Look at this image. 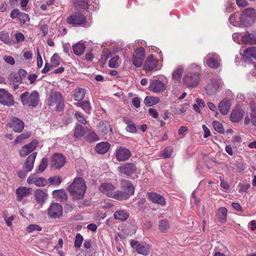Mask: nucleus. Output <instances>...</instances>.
<instances>
[{
  "label": "nucleus",
  "instance_id": "obj_1",
  "mask_svg": "<svg viewBox=\"0 0 256 256\" xmlns=\"http://www.w3.org/2000/svg\"><path fill=\"white\" fill-rule=\"evenodd\" d=\"M200 67L196 64H191L187 69L186 74L182 78L184 84L188 88H194L198 86L200 81Z\"/></svg>",
  "mask_w": 256,
  "mask_h": 256
},
{
  "label": "nucleus",
  "instance_id": "obj_2",
  "mask_svg": "<svg viewBox=\"0 0 256 256\" xmlns=\"http://www.w3.org/2000/svg\"><path fill=\"white\" fill-rule=\"evenodd\" d=\"M86 186L85 180L81 178H76L68 188V191L74 200L82 199L85 194Z\"/></svg>",
  "mask_w": 256,
  "mask_h": 256
},
{
  "label": "nucleus",
  "instance_id": "obj_3",
  "mask_svg": "<svg viewBox=\"0 0 256 256\" xmlns=\"http://www.w3.org/2000/svg\"><path fill=\"white\" fill-rule=\"evenodd\" d=\"M20 99L24 106L36 108L39 102V94L36 90L30 93L26 92L20 96Z\"/></svg>",
  "mask_w": 256,
  "mask_h": 256
},
{
  "label": "nucleus",
  "instance_id": "obj_4",
  "mask_svg": "<svg viewBox=\"0 0 256 256\" xmlns=\"http://www.w3.org/2000/svg\"><path fill=\"white\" fill-rule=\"evenodd\" d=\"M46 104L48 106L56 105V111H62L64 108V100L61 94L57 92H52L46 100Z\"/></svg>",
  "mask_w": 256,
  "mask_h": 256
},
{
  "label": "nucleus",
  "instance_id": "obj_5",
  "mask_svg": "<svg viewBox=\"0 0 256 256\" xmlns=\"http://www.w3.org/2000/svg\"><path fill=\"white\" fill-rule=\"evenodd\" d=\"M256 16L255 10L252 8H248L242 11L240 20L242 24L247 26L254 22Z\"/></svg>",
  "mask_w": 256,
  "mask_h": 256
},
{
  "label": "nucleus",
  "instance_id": "obj_6",
  "mask_svg": "<svg viewBox=\"0 0 256 256\" xmlns=\"http://www.w3.org/2000/svg\"><path fill=\"white\" fill-rule=\"evenodd\" d=\"M66 22L74 26H82L86 24V16L80 12H74L67 18Z\"/></svg>",
  "mask_w": 256,
  "mask_h": 256
},
{
  "label": "nucleus",
  "instance_id": "obj_7",
  "mask_svg": "<svg viewBox=\"0 0 256 256\" xmlns=\"http://www.w3.org/2000/svg\"><path fill=\"white\" fill-rule=\"evenodd\" d=\"M130 245L132 248L140 254L146 256L150 254V246L144 242H139L132 240L130 242Z\"/></svg>",
  "mask_w": 256,
  "mask_h": 256
},
{
  "label": "nucleus",
  "instance_id": "obj_8",
  "mask_svg": "<svg viewBox=\"0 0 256 256\" xmlns=\"http://www.w3.org/2000/svg\"><path fill=\"white\" fill-rule=\"evenodd\" d=\"M204 60L207 66L212 68H218L220 65V58L215 52L208 53Z\"/></svg>",
  "mask_w": 256,
  "mask_h": 256
},
{
  "label": "nucleus",
  "instance_id": "obj_9",
  "mask_svg": "<svg viewBox=\"0 0 256 256\" xmlns=\"http://www.w3.org/2000/svg\"><path fill=\"white\" fill-rule=\"evenodd\" d=\"M63 210L61 204L52 203L48 210V216L54 219L59 218L62 214Z\"/></svg>",
  "mask_w": 256,
  "mask_h": 256
},
{
  "label": "nucleus",
  "instance_id": "obj_10",
  "mask_svg": "<svg viewBox=\"0 0 256 256\" xmlns=\"http://www.w3.org/2000/svg\"><path fill=\"white\" fill-rule=\"evenodd\" d=\"M145 58V51L143 48L140 47L134 52L132 62L133 64L136 68L140 67Z\"/></svg>",
  "mask_w": 256,
  "mask_h": 256
},
{
  "label": "nucleus",
  "instance_id": "obj_11",
  "mask_svg": "<svg viewBox=\"0 0 256 256\" xmlns=\"http://www.w3.org/2000/svg\"><path fill=\"white\" fill-rule=\"evenodd\" d=\"M12 96L4 89H0V103L8 106L14 104Z\"/></svg>",
  "mask_w": 256,
  "mask_h": 256
},
{
  "label": "nucleus",
  "instance_id": "obj_12",
  "mask_svg": "<svg viewBox=\"0 0 256 256\" xmlns=\"http://www.w3.org/2000/svg\"><path fill=\"white\" fill-rule=\"evenodd\" d=\"M27 182L30 184H34L38 186H44L46 185L47 180L43 177H39L36 174H30L27 179Z\"/></svg>",
  "mask_w": 256,
  "mask_h": 256
},
{
  "label": "nucleus",
  "instance_id": "obj_13",
  "mask_svg": "<svg viewBox=\"0 0 256 256\" xmlns=\"http://www.w3.org/2000/svg\"><path fill=\"white\" fill-rule=\"evenodd\" d=\"M148 200L154 204L162 206H164L166 205V201L164 198L156 192H148Z\"/></svg>",
  "mask_w": 256,
  "mask_h": 256
},
{
  "label": "nucleus",
  "instance_id": "obj_14",
  "mask_svg": "<svg viewBox=\"0 0 256 256\" xmlns=\"http://www.w3.org/2000/svg\"><path fill=\"white\" fill-rule=\"evenodd\" d=\"M7 125L16 132H20L24 128V122L16 117H13Z\"/></svg>",
  "mask_w": 256,
  "mask_h": 256
},
{
  "label": "nucleus",
  "instance_id": "obj_15",
  "mask_svg": "<svg viewBox=\"0 0 256 256\" xmlns=\"http://www.w3.org/2000/svg\"><path fill=\"white\" fill-rule=\"evenodd\" d=\"M66 163V158L64 156L60 154H54L52 158V166L56 169H60Z\"/></svg>",
  "mask_w": 256,
  "mask_h": 256
},
{
  "label": "nucleus",
  "instance_id": "obj_16",
  "mask_svg": "<svg viewBox=\"0 0 256 256\" xmlns=\"http://www.w3.org/2000/svg\"><path fill=\"white\" fill-rule=\"evenodd\" d=\"M38 142L36 140H33L30 143L23 146L20 151V155L24 157L32 152H33L38 145Z\"/></svg>",
  "mask_w": 256,
  "mask_h": 256
},
{
  "label": "nucleus",
  "instance_id": "obj_17",
  "mask_svg": "<svg viewBox=\"0 0 256 256\" xmlns=\"http://www.w3.org/2000/svg\"><path fill=\"white\" fill-rule=\"evenodd\" d=\"M150 91L158 93L164 92L165 90V86L164 84L159 80H152L148 87Z\"/></svg>",
  "mask_w": 256,
  "mask_h": 256
},
{
  "label": "nucleus",
  "instance_id": "obj_18",
  "mask_svg": "<svg viewBox=\"0 0 256 256\" xmlns=\"http://www.w3.org/2000/svg\"><path fill=\"white\" fill-rule=\"evenodd\" d=\"M116 189V186L110 183L102 184L99 187V190L100 192L112 198Z\"/></svg>",
  "mask_w": 256,
  "mask_h": 256
},
{
  "label": "nucleus",
  "instance_id": "obj_19",
  "mask_svg": "<svg viewBox=\"0 0 256 256\" xmlns=\"http://www.w3.org/2000/svg\"><path fill=\"white\" fill-rule=\"evenodd\" d=\"M131 156L129 150L125 147L120 146L116 150V157L118 161L127 160Z\"/></svg>",
  "mask_w": 256,
  "mask_h": 256
},
{
  "label": "nucleus",
  "instance_id": "obj_20",
  "mask_svg": "<svg viewBox=\"0 0 256 256\" xmlns=\"http://www.w3.org/2000/svg\"><path fill=\"white\" fill-rule=\"evenodd\" d=\"M244 112L240 107L236 106L232 111L230 115V119L233 122H238L242 118Z\"/></svg>",
  "mask_w": 256,
  "mask_h": 256
},
{
  "label": "nucleus",
  "instance_id": "obj_21",
  "mask_svg": "<svg viewBox=\"0 0 256 256\" xmlns=\"http://www.w3.org/2000/svg\"><path fill=\"white\" fill-rule=\"evenodd\" d=\"M120 184L122 191L128 194L129 198L130 196L134 194L135 188L133 184L130 182L126 180H122Z\"/></svg>",
  "mask_w": 256,
  "mask_h": 256
},
{
  "label": "nucleus",
  "instance_id": "obj_22",
  "mask_svg": "<svg viewBox=\"0 0 256 256\" xmlns=\"http://www.w3.org/2000/svg\"><path fill=\"white\" fill-rule=\"evenodd\" d=\"M158 60L152 55L148 56L144 64V68L146 71H152L158 66Z\"/></svg>",
  "mask_w": 256,
  "mask_h": 256
},
{
  "label": "nucleus",
  "instance_id": "obj_23",
  "mask_svg": "<svg viewBox=\"0 0 256 256\" xmlns=\"http://www.w3.org/2000/svg\"><path fill=\"white\" fill-rule=\"evenodd\" d=\"M118 170L121 174L129 176L134 172L136 168L133 164L126 163L119 166Z\"/></svg>",
  "mask_w": 256,
  "mask_h": 256
},
{
  "label": "nucleus",
  "instance_id": "obj_24",
  "mask_svg": "<svg viewBox=\"0 0 256 256\" xmlns=\"http://www.w3.org/2000/svg\"><path fill=\"white\" fill-rule=\"evenodd\" d=\"M36 155V152H33L26 159L24 165V168L26 172H30L32 170Z\"/></svg>",
  "mask_w": 256,
  "mask_h": 256
},
{
  "label": "nucleus",
  "instance_id": "obj_25",
  "mask_svg": "<svg viewBox=\"0 0 256 256\" xmlns=\"http://www.w3.org/2000/svg\"><path fill=\"white\" fill-rule=\"evenodd\" d=\"M230 106V100L224 98L218 104V108L222 114L226 115L228 114Z\"/></svg>",
  "mask_w": 256,
  "mask_h": 256
},
{
  "label": "nucleus",
  "instance_id": "obj_26",
  "mask_svg": "<svg viewBox=\"0 0 256 256\" xmlns=\"http://www.w3.org/2000/svg\"><path fill=\"white\" fill-rule=\"evenodd\" d=\"M17 196V200L20 202L24 197L30 193V189L26 187H19L16 191Z\"/></svg>",
  "mask_w": 256,
  "mask_h": 256
},
{
  "label": "nucleus",
  "instance_id": "obj_27",
  "mask_svg": "<svg viewBox=\"0 0 256 256\" xmlns=\"http://www.w3.org/2000/svg\"><path fill=\"white\" fill-rule=\"evenodd\" d=\"M220 86V82L217 81H212L206 86V90L207 94L212 95L218 90Z\"/></svg>",
  "mask_w": 256,
  "mask_h": 256
},
{
  "label": "nucleus",
  "instance_id": "obj_28",
  "mask_svg": "<svg viewBox=\"0 0 256 256\" xmlns=\"http://www.w3.org/2000/svg\"><path fill=\"white\" fill-rule=\"evenodd\" d=\"M184 72V67L180 66L176 67L172 74V78L173 80L180 82Z\"/></svg>",
  "mask_w": 256,
  "mask_h": 256
},
{
  "label": "nucleus",
  "instance_id": "obj_29",
  "mask_svg": "<svg viewBox=\"0 0 256 256\" xmlns=\"http://www.w3.org/2000/svg\"><path fill=\"white\" fill-rule=\"evenodd\" d=\"M110 148V144L108 142H101L98 144L96 147V151L99 154L106 153Z\"/></svg>",
  "mask_w": 256,
  "mask_h": 256
},
{
  "label": "nucleus",
  "instance_id": "obj_30",
  "mask_svg": "<svg viewBox=\"0 0 256 256\" xmlns=\"http://www.w3.org/2000/svg\"><path fill=\"white\" fill-rule=\"evenodd\" d=\"M88 128H84L82 125L78 124L75 128L74 136L76 138H79L84 136L88 131Z\"/></svg>",
  "mask_w": 256,
  "mask_h": 256
},
{
  "label": "nucleus",
  "instance_id": "obj_31",
  "mask_svg": "<svg viewBox=\"0 0 256 256\" xmlns=\"http://www.w3.org/2000/svg\"><path fill=\"white\" fill-rule=\"evenodd\" d=\"M114 216L116 220L124 221L128 218L129 214L126 210H120L116 211L114 214Z\"/></svg>",
  "mask_w": 256,
  "mask_h": 256
},
{
  "label": "nucleus",
  "instance_id": "obj_32",
  "mask_svg": "<svg viewBox=\"0 0 256 256\" xmlns=\"http://www.w3.org/2000/svg\"><path fill=\"white\" fill-rule=\"evenodd\" d=\"M242 40L244 44H256V34H247L242 36Z\"/></svg>",
  "mask_w": 256,
  "mask_h": 256
},
{
  "label": "nucleus",
  "instance_id": "obj_33",
  "mask_svg": "<svg viewBox=\"0 0 256 256\" xmlns=\"http://www.w3.org/2000/svg\"><path fill=\"white\" fill-rule=\"evenodd\" d=\"M34 194L36 202L40 204H43L47 196V194L41 190H36Z\"/></svg>",
  "mask_w": 256,
  "mask_h": 256
},
{
  "label": "nucleus",
  "instance_id": "obj_34",
  "mask_svg": "<svg viewBox=\"0 0 256 256\" xmlns=\"http://www.w3.org/2000/svg\"><path fill=\"white\" fill-rule=\"evenodd\" d=\"M100 130L104 136L108 134L112 133V128L111 126L108 122L100 124L98 126Z\"/></svg>",
  "mask_w": 256,
  "mask_h": 256
},
{
  "label": "nucleus",
  "instance_id": "obj_35",
  "mask_svg": "<svg viewBox=\"0 0 256 256\" xmlns=\"http://www.w3.org/2000/svg\"><path fill=\"white\" fill-rule=\"evenodd\" d=\"M244 56L248 58H256V47L250 46L244 51Z\"/></svg>",
  "mask_w": 256,
  "mask_h": 256
},
{
  "label": "nucleus",
  "instance_id": "obj_36",
  "mask_svg": "<svg viewBox=\"0 0 256 256\" xmlns=\"http://www.w3.org/2000/svg\"><path fill=\"white\" fill-rule=\"evenodd\" d=\"M112 198L118 200H128L129 197L128 194L122 190H115Z\"/></svg>",
  "mask_w": 256,
  "mask_h": 256
},
{
  "label": "nucleus",
  "instance_id": "obj_37",
  "mask_svg": "<svg viewBox=\"0 0 256 256\" xmlns=\"http://www.w3.org/2000/svg\"><path fill=\"white\" fill-rule=\"evenodd\" d=\"M52 194L54 198L60 199V200H65L68 198L66 191L62 189L54 190Z\"/></svg>",
  "mask_w": 256,
  "mask_h": 256
},
{
  "label": "nucleus",
  "instance_id": "obj_38",
  "mask_svg": "<svg viewBox=\"0 0 256 256\" xmlns=\"http://www.w3.org/2000/svg\"><path fill=\"white\" fill-rule=\"evenodd\" d=\"M74 52L77 56H81L85 50V46L84 44L78 42L72 46Z\"/></svg>",
  "mask_w": 256,
  "mask_h": 256
},
{
  "label": "nucleus",
  "instance_id": "obj_39",
  "mask_svg": "<svg viewBox=\"0 0 256 256\" xmlns=\"http://www.w3.org/2000/svg\"><path fill=\"white\" fill-rule=\"evenodd\" d=\"M160 102V99L156 97H153L151 96H146L144 100V103L148 106H151L158 104Z\"/></svg>",
  "mask_w": 256,
  "mask_h": 256
},
{
  "label": "nucleus",
  "instance_id": "obj_40",
  "mask_svg": "<svg viewBox=\"0 0 256 256\" xmlns=\"http://www.w3.org/2000/svg\"><path fill=\"white\" fill-rule=\"evenodd\" d=\"M42 230V226L36 224H30L26 226L25 229V231L26 234H31Z\"/></svg>",
  "mask_w": 256,
  "mask_h": 256
},
{
  "label": "nucleus",
  "instance_id": "obj_41",
  "mask_svg": "<svg viewBox=\"0 0 256 256\" xmlns=\"http://www.w3.org/2000/svg\"><path fill=\"white\" fill-rule=\"evenodd\" d=\"M86 92V90L84 88L76 90L74 94V100L76 101L82 100L85 96Z\"/></svg>",
  "mask_w": 256,
  "mask_h": 256
},
{
  "label": "nucleus",
  "instance_id": "obj_42",
  "mask_svg": "<svg viewBox=\"0 0 256 256\" xmlns=\"http://www.w3.org/2000/svg\"><path fill=\"white\" fill-rule=\"evenodd\" d=\"M88 131H86V140L88 142H94L98 140L99 138L98 135L92 130L88 128Z\"/></svg>",
  "mask_w": 256,
  "mask_h": 256
},
{
  "label": "nucleus",
  "instance_id": "obj_43",
  "mask_svg": "<svg viewBox=\"0 0 256 256\" xmlns=\"http://www.w3.org/2000/svg\"><path fill=\"white\" fill-rule=\"evenodd\" d=\"M227 209L224 207H221L218 210V216L219 220L221 222H224L227 217Z\"/></svg>",
  "mask_w": 256,
  "mask_h": 256
},
{
  "label": "nucleus",
  "instance_id": "obj_44",
  "mask_svg": "<svg viewBox=\"0 0 256 256\" xmlns=\"http://www.w3.org/2000/svg\"><path fill=\"white\" fill-rule=\"evenodd\" d=\"M76 106H80L86 114H90L92 109L90 104L88 101H84L82 102H78Z\"/></svg>",
  "mask_w": 256,
  "mask_h": 256
},
{
  "label": "nucleus",
  "instance_id": "obj_45",
  "mask_svg": "<svg viewBox=\"0 0 256 256\" xmlns=\"http://www.w3.org/2000/svg\"><path fill=\"white\" fill-rule=\"evenodd\" d=\"M30 135L31 133L30 132H26L20 134L18 136H17L16 138L15 139L14 142V144L16 145L20 144L23 142L24 140L28 138L30 136Z\"/></svg>",
  "mask_w": 256,
  "mask_h": 256
},
{
  "label": "nucleus",
  "instance_id": "obj_46",
  "mask_svg": "<svg viewBox=\"0 0 256 256\" xmlns=\"http://www.w3.org/2000/svg\"><path fill=\"white\" fill-rule=\"evenodd\" d=\"M170 227L169 222L166 220H160L159 222V230L162 232H166Z\"/></svg>",
  "mask_w": 256,
  "mask_h": 256
},
{
  "label": "nucleus",
  "instance_id": "obj_47",
  "mask_svg": "<svg viewBox=\"0 0 256 256\" xmlns=\"http://www.w3.org/2000/svg\"><path fill=\"white\" fill-rule=\"evenodd\" d=\"M0 40L4 43L10 44L11 40L9 38L8 32L6 31H2L0 32Z\"/></svg>",
  "mask_w": 256,
  "mask_h": 256
},
{
  "label": "nucleus",
  "instance_id": "obj_48",
  "mask_svg": "<svg viewBox=\"0 0 256 256\" xmlns=\"http://www.w3.org/2000/svg\"><path fill=\"white\" fill-rule=\"evenodd\" d=\"M48 158H44L42 160L40 164L36 170L38 173H40L46 170L48 166Z\"/></svg>",
  "mask_w": 256,
  "mask_h": 256
},
{
  "label": "nucleus",
  "instance_id": "obj_49",
  "mask_svg": "<svg viewBox=\"0 0 256 256\" xmlns=\"http://www.w3.org/2000/svg\"><path fill=\"white\" fill-rule=\"evenodd\" d=\"M48 182L52 185L58 186L62 182V178L60 176H56L50 178Z\"/></svg>",
  "mask_w": 256,
  "mask_h": 256
},
{
  "label": "nucleus",
  "instance_id": "obj_50",
  "mask_svg": "<svg viewBox=\"0 0 256 256\" xmlns=\"http://www.w3.org/2000/svg\"><path fill=\"white\" fill-rule=\"evenodd\" d=\"M8 80L10 82V84L22 83V80L18 77L17 74L14 72L11 73L10 74Z\"/></svg>",
  "mask_w": 256,
  "mask_h": 256
},
{
  "label": "nucleus",
  "instance_id": "obj_51",
  "mask_svg": "<svg viewBox=\"0 0 256 256\" xmlns=\"http://www.w3.org/2000/svg\"><path fill=\"white\" fill-rule=\"evenodd\" d=\"M250 116L251 118V122L252 125L256 126V106L250 104Z\"/></svg>",
  "mask_w": 256,
  "mask_h": 256
},
{
  "label": "nucleus",
  "instance_id": "obj_52",
  "mask_svg": "<svg viewBox=\"0 0 256 256\" xmlns=\"http://www.w3.org/2000/svg\"><path fill=\"white\" fill-rule=\"evenodd\" d=\"M120 58L118 56H114L112 58L109 62H108V66L112 68H116L118 66L119 64L118 63V60Z\"/></svg>",
  "mask_w": 256,
  "mask_h": 256
},
{
  "label": "nucleus",
  "instance_id": "obj_53",
  "mask_svg": "<svg viewBox=\"0 0 256 256\" xmlns=\"http://www.w3.org/2000/svg\"><path fill=\"white\" fill-rule=\"evenodd\" d=\"M212 126L214 130L219 133H224V128L222 124L218 121H214L212 122Z\"/></svg>",
  "mask_w": 256,
  "mask_h": 256
},
{
  "label": "nucleus",
  "instance_id": "obj_54",
  "mask_svg": "<svg viewBox=\"0 0 256 256\" xmlns=\"http://www.w3.org/2000/svg\"><path fill=\"white\" fill-rule=\"evenodd\" d=\"M84 240L83 236L80 234H76L74 240V246L76 248H80L82 246V242Z\"/></svg>",
  "mask_w": 256,
  "mask_h": 256
},
{
  "label": "nucleus",
  "instance_id": "obj_55",
  "mask_svg": "<svg viewBox=\"0 0 256 256\" xmlns=\"http://www.w3.org/2000/svg\"><path fill=\"white\" fill-rule=\"evenodd\" d=\"M52 66H56L60 64V58L58 55L54 54L50 60Z\"/></svg>",
  "mask_w": 256,
  "mask_h": 256
},
{
  "label": "nucleus",
  "instance_id": "obj_56",
  "mask_svg": "<svg viewBox=\"0 0 256 256\" xmlns=\"http://www.w3.org/2000/svg\"><path fill=\"white\" fill-rule=\"evenodd\" d=\"M172 149L171 148H166L163 150L162 156L164 158H170L172 152Z\"/></svg>",
  "mask_w": 256,
  "mask_h": 256
},
{
  "label": "nucleus",
  "instance_id": "obj_57",
  "mask_svg": "<svg viewBox=\"0 0 256 256\" xmlns=\"http://www.w3.org/2000/svg\"><path fill=\"white\" fill-rule=\"evenodd\" d=\"M75 116L78 120L83 124H86L87 122L82 114L78 112L75 113Z\"/></svg>",
  "mask_w": 256,
  "mask_h": 256
},
{
  "label": "nucleus",
  "instance_id": "obj_58",
  "mask_svg": "<svg viewBox=\"0 0 256 256\" xmlns=\"http://www.w3.org/2000/svg\"><path fill=\"white\" fill-rule=\"evenodd\" d=\"M126 130L128 132L135 134L137 132V130L134 122L127 126Z\"/></svg>",
  "mask_w": 256,
  "mask_h": 256
},
{
  "label": "nucleus",
  "instance_id": "obj_59",
  "mask_svg": "<svg viewBox=\"0 0 256 256\" xmlns=\"http://www.w3.org/2000/svg\"><path fill=\"white\" fill-rule=\"evenodd\" d=\"M20 20L24 24L28 22L30 20L29 16L28 14L20 12L19 18Z\"/></svg>",
  "mask_w": 256,
  "mask_h": 256
},
{
  "label": "nucleus",
  "instance_id": "obj_60",
  "mask_svg": "<svg viewBox=\"0 0 256 256\" xmlns=\"http://www.w3.org/2000/svg\"><path fill=\"white\" fill-rule=\"evenodd\" d=\"M3 59L5 62L10 64L14 65L15 63L14 58L11 56H4Z\"/></svg>",
  "mask_w": 256,
  "mask_h": 256
},
{
  "label": "nucleus",
  "instance_id": "obj_61",
  "mask_svg": "<svg viewBox=\"0 0 256 256\" xmlns=\"http://www.w3.org/2000/svg\"><path fill=\"white\" fill-rule=\"evenodd\" d=\"M78 5L80 9H86L88 8V3L84 0H80L78 2Z\"/></svg>",
  "mask_w": 256,
  "mask_h": 256
},
{
  "label": "nucleus",
  "instance_id": "obj_62",
  "mask_svg": "<svg viewBox=\"0 0 256 256\" xmlns=\"http://www.w3.org/2000/svg\"><path fill=\"white\" fill-rule=\"evenodd\" d=\"M149 114L154 118H158V114L157 110L154 108H150L148 110Z\"/></svg>",
  "mask_w": 256,
  "mask_h": 256
},
{
  "label": "nucleus",
  "instance_id": "obj_63",
  "mask_svg": "<svg viewBox=\"0 0 256 256\" xmlns=\"http://www.w3.org/2000/svg\"><path fill=\"white\" fill-rule=\"evenodd\" d=\"M15 38L17 42H22L24 40V36L22 33L18 32L15 34Z\"/></svg>",
  "mask_w": 256,
  "mask_h": 256
},
{
  "label": "nucleus",
  "instance_id": "obj_64",
  "mask_svg": "<svg viewBox=\"0 0 256 256\" xmlns=\"http://www.w3.org/2000/svg\"><path fill=\"white\" fill-rule=\"evenodd\" d=\"M16 216L14 215L8 218H7L4 221L6 222V225L8 227H11L12 225V222L14 220Z\"/></svg>",
  "mask_w": 256,
  "mask_h": 256
}]
</instances>
